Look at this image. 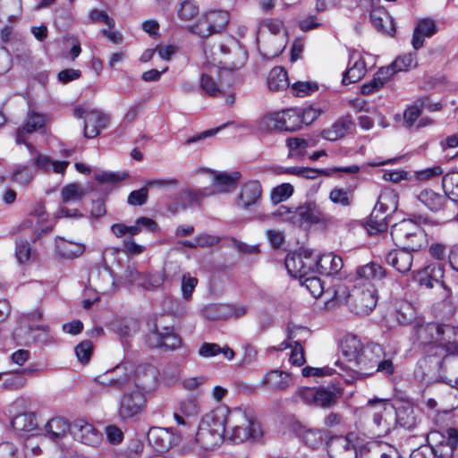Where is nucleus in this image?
<instances>
[{"mask_svg": "<svg viewBox=\"0 0 458 458\" xmlns=\"http://www.w3.org/2000/svg\"><path fill=\"white\" fill-rule=\"evenodd\" d=\"M262 187L256 180L249 181L241 186L240 191L235 198V205L238 208L249 209L256 206L261 199Z\"/></svg>", "mask_w": 458, "mask_h": 458, "instance_id": "nucleus-14", "label": "nucleus"}, {"mask_svg": "<svg viewBox=\"0 0 458 458\" xmlns=\"http://www.w3.org/2000/svg\"><path fill=\"white\" fill-rule=\"evenodd\" d=\"M394 426L398 424L406 429H412L416 425V417L412 406L405 404L400 405L397 408L394 407Z\"/></svg>", "mask_w": 458, "mask_h": 458, "instance_id": "nucleus-36", "label": "nucleus"}, {"mask_svg": "<svg viewBox=\"0 0 458 458\" xmlns=\"http://www.w3.org/2000/svg\"><path fill=\"white\" fill-rule=\"evenodd\" d=\"M92 351L93 344L89 340H84L75 347V354L81 363H87L89 360Z\"/></svg>", "mask_w": 458, "mask_h": 458, "instance_id": "nucleus-64", "label": "nucleus"}, {"mask_svg": "<svg viewBox=\"0 0 458 458\" xmlns=\"http://www.w3.org/2000/svg\"><path fill=\"white\" fill-rule=\"evenodd\" d=\"M85 251V245L59 238L55 242L56 254L65 259H73L81 256Z\"/></svg>", "mask_w": 458, "mask_h": 458, "instance_id": "nucleus-34", "label": "nucleus"}, {"mask_svg": "<svg viewBox=\"0 0 458 458\" xmlns=\"http://www.w3.org/2000/svg\"><path fill=\"white\" fill-rule=\"evenodd\" d=\"M208 195H209V193H206L204 191L198 192L187 189L179 194L178 200L181 202V208L183 210L188 207L198 203L201 198Z\"/></svg>", "mask_w": 458, "mask_h": 458, "instance_id": "nucleus-56", "label": "nucleus"}, {"mask_svg": "<svg viewBox=\"0 0 458 458\" xmlns=\"http://www.w3.org/2000/svg\"><path fill=\"white\" fill-rule=\"evenodd\" d=\"M428 443L435 457L453 458L458 445V430L450 428L445 433L431 431L428 436Z\"/></svg>", "mask_w": 458, "mask_h": 458, "instance_id": "nucleus-5", "label": "nucleus"}, {"mask_svg": "<svg viewBox=\"0 0 458 458\" xmlns=\"http://www.w3.org/2000/svg\"><path fill=\"white\" fill-rule=\"evenodd\" d=\"M62 199L65 203L79 201L85 195L83 189L76 183L64 186L62 189Z\"/></svg>", "mask_w": 458, "mask_h": 458, "instance_id": "nucleus-58", "label": "nucleus"}, {"mask_svg": "<svg viewBox=\"0 0 458 458\" xmlns=\"http://www.w3.org/2000/svg\"><path fill=\"white\" fill-rule=\"evenodd\" d=\"M341 257L333 253L323 254L319 257H314L313 274L318 273L322 276H334L343 267Z\"/></svg>", "mask_w": 458, "mask_h": 458, "instance_id": "nucleus-22", "label": "nucleus"}, {"mask_svg": "<svg viewBox=\"0 0 458 458\" xmlns=\"http://www.w3.org/2000/svg\"><path fill=\"white\" fill-rule=\"evenodd\" d=\"M352 296L355 312L369 315L377 306V293L375 284L367 285L365 289L357 288Z\"/></svg>", "mask_w": 458, "mask_h": 458, "instance_id": "nucleus-13", "label": "nucleus"}, {"mask_svg": "<svg viewBox=\"0 0 458 458\" xmlns=\"http://www.w3.org/2000/svg\"><path fill=\"white\" fill-rule=\"evenodd\" d=\"M49 121V114L30 110L27 113L26 121L22 126V130L27 133H32L43 129Z\"/></svg>", "mask_w": 458, "mask_h": 458, "instance_id": "nucleus-39", "label": "nucleus"}, {"mask_svg": "<svg viewBox=\"0 0 458 458\" xmlns=\"http://www.w3.org/2000/svg\"><path fill=\"white\" fill-rule=\"evenodd\" d=\"M293 186L291 183H282L271 191L270 199L274 204H278L288 198L293 193Z\"/></svg>", "mask_w": 458, "mask_h": 458, "instance_id": "nucleus-57", "label": "nucleus"}, {"mask_svg": "<svg viewBox=\"0 0 458 458\" xmlns=\"http://www.w3.org/2000/svg\"><path fill=\"white\" fill-rule=\"evenodd\" d=\"M413 251L397 248L388 251L385 257L387 265L402 274L409 272L413 262Z\"/></svg>", "mask_w": 458, "mask_h": 458, "instance_id": "nucleus-21", "label": "nucleus"}, {"mask_svg": "<svg viewBox=\"0 0 458 458\" xmlns=\"http://www.w3.org/2000/svg\"><path fill=\"white\" fill-rule=\"evenodd\" d=\"M313 263L314 257L310 250L289 253L284 260L288 274L293 277H298L300 280L310 274H313Z\"/></svg>", "mask_w": 458, "mask_h": 458, "instance_id": "nucleus-9", "label": "nucleus"}, {"mask_svg": "<svg viewBox=\"0 0 458 458\" xmlns=\"http://www.w3.org/2000/svg\"><path fill=\"white\" fill-rule=\"evenodd\" d=\"M290 219L291 224L297 226H301L303 224H318L321 221V212L314 201H308L294 208L293 215Z\"/></svg>", "mask_w": 458, "mask_h": 458, "instance_id": "nucleus-17", "label": "nucleus"}, {"mask_svg": "<svg viewBox=\"0 0 458 458\" xmlns=\"http://www.w3.org/2000/svg\"><path fill=\"white\" fill-rule=\"evenodd\" d=\"M148 442L157 452L165 453L181 441V436L170 428L152 427L147 435Z\"/></svg>", "mask_w": 458, "mask_h": 458, "instance_id": "nucleus-11", "label": "nucleus"}, {"mask_svg": "<svg viewBox=\"0 0 458 458\" xmlns=\"http://www.w3.org/2000/svg\"><path fill=\"white\" fill-rule=\"evenodd\" d=\"M71 434L73 438L87 445H97L102 440V434L84 420H76L72 423Z\"/></svg>", "mask_w": 458, "mask_h": 458, "instance_id": "nucleus-15", "label": "nucleus"}, {"mask_svg": "<svg viewBox=\"0 0 458 458\" xmlns=\"http://www.w3.org/2000/svg\"><path fill=\"white\" fill-rule=\"evenodd\" d=\"M442 187L445 195L454 202H458V173L445 174L442 178Z\"/></svg>", "mask_w": 458, "mask_h": 458, "instance_id": "nucleus-46", "label": "nucleus"}, {"mask_svg": "<svg viewBox=\"0 0 458 458\" xmlns=\"http://www.w3.org/2000/svg\"><path fill=\"white\" fill-rule=\"evenodd\" d=\"M291 382L289 374L282 370H271L267 373L261 381V386L271 391H282L286 389Z\"/></svg>", "mask_w": 458, "mask_h": 458, "instance_id": "nucleus-31", "label": "nucleus"}, {"mask_svg": "<svg viewBox=\"0 0 458 458\" xmlns=\"http://www.w3.org/2000/svg\"><path fill=\"white\" fill-rule=\"evenodd\" d=\"M394 316L399 325L406 326L413 322L415 312L410 304L405 303L400 306Z\"/></svg>", "mask_w": 458, "mask_h": 458, "instance_id": "nucleus-60", "label": "nucleus"}, {"mask_svg": "<svg viewBox=\"0 0 458 458\" xmlns=\"http://www.w3.org/2000/svg\"><path fill=\"white\" fill-rule=\"evenodd\" d=\"M366 64L360 54L356 51H350L349 64L347 70L343 74V84L347 85L359 81L366 74Z\"/></svg>", "mask_w": 458, "mask_h": 458, "instance_id": "nucleus-20", "label": "nucleus"}, {"mask_svg": "<svg viewBox=\"0 0 458 458\" xmlns=\"http://www.w3.org/2000/svg\"><path fill=\"white\" fill-rule=\"evenodd\" d=\"M35 175V169L28 162L27 165H17L13 170L12 178L13 182L21 185H27L33 180Z\"/></svg>", "mask_w": 458, "mask_h": 458, "instance_id": "nucleus-48", "label": "nucleus"}, {"mask_svg": "<svg viewBox=\"0 0 458 458\" xmlns=\"http://www.w3.org/2000/svg\"><path fill=\"white\" fill-rule=\"evenodd\" d=\"M108 117L98 111H91L85 115L84 136L88 139L97 137L101 129L107 126Z\"/></svg>", "mask_w": 458, "mask_h": 458, "instance_id": "nucleus-28", "label": "nucleus"}, {"mask_svg": "<svg viewBox=\"0 0 458 458\" xmlns=\"http://www.w3.org/2000/svg\"><path fill=\"white\" fill-rule=\"evenodd\" d=\"M178 411L186 418H191L200 412V406L196 398L190 397L180 402Z\"/></svg>", "mask_w": 458, "mask_h": 458, "instance_id": "nucleus-59", "label": "nucleus"}, {"mask_svg": "<svg viewBox=\"0 0 458 458\" xmlns=\"http://www.w3.org/2000/svg\"><path fill=\"white\" fill-rule=\"evenodd\" d=\"M354 363L360 372L364 375L379 372L390 376L394 372L392 360L385 359L383 347L375 343L367 344Z\"/></svg>", "mask_w": 458, "mask_h": 458, "instance_id": "nucleus-4", "label": "nucleus"}, {"mask_svg": "<svg viewBox=\"0 0 458 458\" xmlns=\"http://www.w3.org/2000/svg\"><path fill=\"white\" fill-rule=\"evenodd\" d=\"M413 331L420 344L424 345L432 344L437 347V337L439 335V324L416 320L413 324Z\"/></svg>", "mask_w": 458, "mask_h": 458, "instance_id": "nucleus-23", "label": "nucleus"}, {"mask_svg": "<svg viewBox=\"0 0 458 458\" xmlns=\"http://www.w3.org/2000/svg\"><path fill=\"white\" fill-rule=\"evenodd\" d=\"M444 276V268L440 264H430L417 271L414 275V280L427 289L433 288L436 284H439L445 289V300H448L451 296V289L445 285L442 280Z\"/></svg>", "mask_w": 458, "mask_h": 458, "instance_id": "nucleus-12", "label": "nucleus"}, {"mask_svg": "<svg viewBox=\"0 0 458 458\" xmlns=\"http://www.w3.org/2000/svg\"><path fill=\"white\" fill-rule=\"evenodd\" d=\"M352 123L348 119L336 121L330 128L322 131L325 140L335 141L343 138L352 127Z\"/></svg>", "mask_w": 458, "mask_h": 458, "instance_id": "nucleus-41", "label": "nucleus"}, {"mask_svg": "<svg viewBox=\"0 0 458 458\" xmlns=\"http://www.w3.org/2000/svg\"><path fill=\"white\" fill-rule=\"evenodd\" d=\"M418 199L429 210L437 212L444 207L446 196L437 193L430 189H425L420 192Z\"/></svg>", "mask_w": 458, "mask_h": 458, "instance_id": "nucleus-38", "label": "nucleus"}, {"mask_svg": "<svg viewBox=\"0 0 458 458\" xmlns=\"http://www.w3.org/2000/svg\"><path fill=\"white\" fill-rule=\"evenodd\" d=\"M425 100L417 99L403 114V119L408 127H411L420 114L424 111Z\"/></svg>", "mask_w": 458, "mask_h": 458, "instance_id": "nucleus-55", "label": "nucleus"}, {"mask_svg": "<svg viewBox=\"0 0 458 458\" xmlns=\"http://www.w3.org/2000/svg\"><path fill=\"white\" fill-rule=\"evenodd\" d=\"M13 430L18 433L32 431L36 426V419L32 413H21L16 415L11 421Z\"/></svg>", "mask_w": 458, "mask_h": 458, "instance_id": "nucleus-45", "label": "nucleus"}, {"mask_svg": "<svg viewBox=\"0 0 458 458\" xmlns=\"http://www.w3.org/2000/svg\"><path fill=\"white\" fill-rule=\"evenodd\" d=\"M342 392H334L326 388H318L315 405L322 408H329L336 403L341 397Z\"/></svg>", "mask_w": 458, "mask_h": 458, "instance_id": "nucleus-47", "label": "nucleus"}, {"mask_svg": "<svg viewBox=\"0 0 458 458\" xmlns=\"http://www.w3.org/2000/svg\"><path fill=\"white\" fill-rule=\"evenodd\" d=\"M157 371L150 368L146 374L150 377V381H145L140 374L136 376V387L132 390L125 391L120 398L118 414L122 420L131 419L140 414L146 407L147 399L143 391L151 388L157 380Z\"/></svg>", "mask_w": 458, "mask_h": 458, "instance_id": "nucleus-2", "label": "nucleus"}, {"mask_svg": "<svg viewBox=\"0 0 458 458\" xmlns=\"http://www.w3.org/2000/svg\"><path fill=\"white\" fill-rule=\"evenodd\" d=\"M197 284L198 279L196 277L191 276L189 273L183 274L181 285L183 299L190 300L191 298Z\"/></svg>", "mask_w": 458, "mask_h": 458, "instance_id": "nucleus-63", "label": "nucleus"}, {"mask_svg": "<svg viewBox=\"0 0 458 458\" xmlns=\"http://www.w3.org/2000/svg\"><path fill=\"white\" fill-rule=\"evenodd\" d=\"M301 118L298 109H287L265 117L264 122L269 129L294 131L301 129Z\"/></svg>", "mask_w": 458, "mask_h": 458, "instance_id": "nucleus-10", "label": "nucleus"}, {"mask_svg": "<svg viewBox=\"0 0 458 458\" xmlns=\"http://www.w3.org/2000/svg\"><path fill=\"white\" fill-rule=\"evenodd\" d=\"M219 49L224 55L219 63L229 70H237L247 62V50L234 38H229L225 43L220 44Z\"/></svg>", "mask_w": 458, "mask_h": 458, "instance_id": "nucleus-8", "label": "nucleus"}, {"mask_svg": "<svg viewBox=\"0 0 458 458\" xmlns=\"http://www.w3.org/2000/svg\"><path fill=\"white\" fill-rule=\"evenodd\" d=\"M302 442L312 450H319L324 446L327 447L330 437L328 434L322 429L309 428L301 434Z\"/></svg>", "mask_w": 458, "mask_h": 458, "instance_id": "nucleus-32", "label": "nucleus"}, {"mask_svg": "<svg viewBox=\"0 0 458 458\" xmlns=\"http://www.w3.org/2000/svg\"><path fill=\"white\" fill-rule=\"evenodd\" d=\"M200 87L206 94L211 97H217L221 94V89L217 83L211 76L207 73L201 74Z\"/></svg>", "mask_w": 458, "mask_h": 458, "instance_id": "nucleus-62", "label": "nucleus"}, {"mask_svg": "<svg viewBox=\"0 0 458 458\" xmlns=\"http://www.w3.org/2000/svg\"><path fill=\"white\" fill-rule=\"evenodd\" d=\"M376 404L378 407L372 414L374 432L378 437L386 436L394 428V407L384 399H371L368 402V406L374 407Z\"/></svg>", "mask_w": 458, "mask_h": 458, "instance_id": "nucleus-6", "label": "nucleus"}, {"mask_svg": "<svg viewBox=\"0 0 458 458\" xmlns=\"http://www.w3.org/2000/svg\"><path fill=\"white\" fill-rule=\"evenodd\" d=\"M25 144L31 153L36 154L35 157L29 161L30 165L35 169V171L37 169L48 171L52 167L55 173L64 174L70 164L68 161H54L50 157L38 153L32 144Z\"/></svg>", "mask_w": 458, "mask_h": 458, "instance_id": "nucleus-19", "label": "nucleus"}, {"mask_svg": "<svg viewBox=\"0 0 458 458\" xmlns=\"http://www.w3.org/2000/svg\"><path fill=\"white\" fill-rule=\"evenodd\" d=\"M330 458H357L356 448L349 437H333L327 443Z\"/></svg>", "mask_w": 458, "mask_h": 458, "instance_id": "nucleus-18", "label": "nucleus"}, {"mask_svg": "<svg viewBox=\"0 0 458 458\" xmlns=\"http://www.w3.org/2000/svg\"><path fill=\"white\" fill-rule=\"evenodd\" d=\"M257 429L259 425L252 420L249 426H240L236 429L226 431V436L235 443H242L250 438H256Z\"/></svg>", "mask_w": 458, "mask_h": 458, "instance_id": "nucleus-42", "label": "nucleus"}, {"mask_svg": "<svg viewBox=\"0 0 458 458\" xmlns=\"http://www.w3.org/2000/svg\"><path fill=\"white\" fill-rule=\"evenodd\" d=\"M71 430L72 424L62 417L52 418L45 425L46 436L55 442L63 439Z\"/></svg>", "mask_w": 458, "mask_h": 458, "instance_id": "nucleus-30", "label": "nucleus"}, {"mask_svg": "<svg viewBox=\"0 0 458 458\" xmlns=\"http://www.w3.org/2000/svg\"><path fill=\"white\" fill-rule=\"evenodd\" d=\"M387 77L389 76L386 74L385 70L381 69L377 77H374L369 82L361 86L360 92L363 95H370L377 91L386 83Z\"/></svg>", "mask_w": 458, "mask_h": 458, "instance_id": "nucleus-54", "label": "nucleus"}, {"mask_svg": "<svg viewBox=\"0 0 458 458\" xmlns=\"http://www.w3.org/2000/svg\"><path fill=\"white\" fill-rule=\"evenodd\" d=\"M215 33L223 30L229 22V13L225 11H213L206 15Z\"/></svg>", "mask_w": 458, "mask_h": 458, "instance_id": "nucleus-49", "label": "nucleus"}, {"mask_svg": "<svg viewBox=\"0 0 458 458\" xmlns=\"http://www.w3.org/2000/svg\"><path fill=\"white\" fill-rule=\"evenodd\" d=\"M416 59L417 55L415 53L399 55L390 67L386 68V74L391 76L397 72L407 71L411 67H415L417 65Z\"/></svg>", "mask_w": 458, "mask_h": 458, "instance_id": "nucleus-44", "label": "nucleus"}, {"mask_svg": "<svg viewBox=\"0 0 458 458\" xmlns=\"http://www.w3.org/2000/svg\"><path fill=\"white\" fill-rule=\"evenodd\" d=\"M252 420V417L241 408H235L232 411L227 409L226 431L236 429L240 426H249Z\"/></svg>", "mask_w": 458, "mask_h": 458, "instance_id": "nucleus-43", "label": "nucleus"}, {"mask_svg": "<svg viewBox=\"0 0 458 458\" xmlns=\"http://www.w3.org/2000/svg\"><path fill=\"white\" fill-rule=\"evenodd\" d=\"M372 25L379 31L393 36L395 32V27L393 18L383 7L373 8L369 13Z\"/></svg>", "mask_w": 458, "mask_h": 458, "instance_id": "nucleus-29", "label": "nucleus"}, {"mask_svg": "<svg viewBox=\"0 0 458 458\" xmlns=\"http://www.w3.org/2000/svg\"><path fill=\"white\" fill-rule=\"evenodd\" d=\"M148 343L151 347H165L170 350H174L181 346V337L174 333L173 328L164 327L161 331L157 326L148 336Z\"/></svg>", "mask_w": 458, "mask_h": 458, "instance_id": "nucleus-16", "label": "nucleus"}, {"mask_svg": "<svg viewBox=\"0 0 458 458\" xmlns=\"http://www.w3.org/2000/svg\"><path fill=\"white\" fill-rule=\"evenodd\" d=\"M302 286H304L314 298H318L324 292V284L321 279L313 274H310L300 280Z\"/></svg>", "mask_w": 458, "mask_h": 458, "instance_id": "nucleus-50", "label": "nucleus"}, {"mask_svg": "<svg viewBox=\"0 0 458 458\" xmlns=\"http://www.w3.org/2000/svg\"><path fill=\"white\" fill-rule=\"evenodd\" d=\"M391 238L397 248L418 252L428 244V235L413 219H403L391 227Z\"/></svg>", "mask_w": 458, "mask_h": 458, "instance_id": "nucleus-3", "label": "nucleus"}, {"mask_svg": "<svg viewBox=\"0 0 458 458\" xmlns=\"http://www.w3.org/2000/svg\"><path fill=\"white\" fill-rule=\"evenodd\" d=\"M388 211H391V208H388V207H386L385 205H380V200L377 199V202L367 222V229L370 234H376L386 231L388 226L386 221Z\"/></svg>", "mask_w": 458, "mask_h": 458, "instance_id": "nucleus-26", "label": "nucleus"}, {"mask_svg": "<svg viewBox=\"0 0 458 458\" xmlns=\"http://www.w3.org/2000/svg\"><path fill=\"white\" fill-rule=\"evenodd\" d=\"M33 252L30 243L24 239H17L15 242V257L19 263L29 262L32 258Z\"/></svg>", "mask_w": 458, "mask_h": 458, "instance_id": "nucleus-51", "label": "nucleus"}, {"mask_svg": "<svg viewBox=\"0 0 458 458\" xmlns=\"http://www.w3.org/2000/svg\"><path fill=\"white\" fill-rule=\"evenodd\" d=\"M227 407L218 406L206 413L196 433V443L201 449H213L220 445L226 434Z\"/></svg>", "mask_w": 458, "mask_h": 458, "instance_id": "nucleus-1", "label": "nucleus"}, {"mask_svg": "<svg viewBox=\"0 0 458 458\" xmlns=\"http://www.w3.org/2000/svg\"><path fill=\"white\" fill-rule=\"evenodd\" d=\"M199 14V6L192 1H182L177 9V15L182 21H191Z\"/></svg>", "mask_w": 458, "mask_h": 458, "instance_id": "nucleus-52", "label": "nucleus"}, {"mask_svg": "<svg viewBox=\"0 0 458 458\" xmlns=\"http://www.w3.org/2000/svg\"><path fill=\"white\" fill-rule=\"evenodd\" d=\"M357 280L368 283V285L381 282L386 276V270L379 264L369 262L356 269Z\"/></svg>", "mask_w": 458, "mask_h": 458, "instance_id": "nucleus-27", "label": "nucleus"}, {"mask_svg": "<svg viewBox=\"0 0 458 458\" xmlns=\"http://www.w3.org/2000/svg\"><path fill=\"white\" fill-rule=\"evenodd\" d=\"M133 366L130 362H122L112 369L97 377V382L103 386L120 390L132 380Z\"/></svg>", "mask_w": 458, "mask_h": 458, "instance_id": "nucleus-7", "label": "nucleus"}, {"mask_svg": "<svg viewBox=\"0 0 458 458\" xmlns=\"http://www.w3.org/2000/svg\"><path fill=\"white\" fill-rule=\"evenodd\" d=\"M437 348L445 351L446 354H454L458 350V328L450 325H439Z\"/></svg>", "mask_w": 458, "mask_h": 458, "instance_id": "nucleus-25", "label": "nucleus"}, {"mask_svg": "<svg viewBox=\"0 0 458 458\" xmlns=\"http://www.w3.org/2000/svg\"><path fill=\"white\" fill-rule=\"evenodd\" d=\"M299 114L301 118V124H310L313 123L323 112V109L317 105H310L305 108L298 109Z\"/></svg>", "mask_w": 458, "mask_h": 458, "instance_id": "nucleus-61", "label": "nucleus"}, {"mask_svg": "<svg viewBox=\"0 0 458 458\" xmlns=\"http://www.w3.org/2000/svg\"><path fill=\"white\" fill-rule=\"evenodd\" d=\"M365 345L353 335H347L341 342V349L344 356L350 362H355Z\"/></svg>", "mask_w": 458, "mask_h": 458, "instance_id": "nucleus-35", "label": "nucleus"}, {"mask_svg": "<svg viewBox=\"0 0 458 458\" xmlns=\"http://www.w3.org/2000/svg\"><path fill=\"white\" fill-rule=\"evenodd\" d=\"M441 380L452 387L458 388V355L445 354L439 362Z\"/></svg>", "mask_w": 458, "mask_h": 458, "instance_id": "nucleus-24", "label": "nucleus"}, {"mask_svg": "<svg viewBox=\"0 0 458 458\" xmlns=\"http://www.w3.org/2000/svg\"><path fill=\"white\" fill-rule=\"evenodd\" d=\"M267 86L274 91L287 89L289 86L287 72L281 66L274 67L268 73Z\"/></svg>", "mask_w": 458, "mask_h": 458, "instance_id": "nucleus-40", "label": "nucleus"}, {"mask_svg": "<svg viewBox=\"0 0 458 458\" xmlns=\"http://www.w3.org/2000/svg\"><path fill=\"white\" fill-rule=\"evenodd\" d=\"M241 179V173L234 171L231 173L220 172L213 175V184L216 191L223 193L233 190Z\"/></svg>", "mask_w": 458, "mask_h": 458, "instance_id": "nucleus-33", "label": "nucleus"}, {"mask_svg": "<svg viewBox=\"0 0 458 458\" xmlns=\"http://www.w3.org/2000/svg\"><path fill=\"white\" fill-rule=\"evenodd\" d=\"M330 200L343 207H349L352 203L353 196L352 192L344 188H334L329 193Z\"/></svg>", "mask_w": 458, "mask_h": 458, "instance_id": "nucleus-53", "label": "nucleus"}, {"mask_svg": "<svg viewBox=\"0 0 458 458\" xmlns=\"http://www.w3.org/2000/svg\"><path fill=\"white\" fill-rule=\"evenodd\" d=\"M276 173L281 174H287L295 175L301 178L306 179H315L318 175H330L331 174L327 170H319L310 167H303V166H290V167H284L279 166L276 168Z\"/></svg>", "mask_w": 458, "mask_h": 458, "instance_id": "nucleus-37", "label": "nucleus"}]
</instances>
